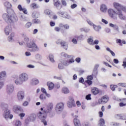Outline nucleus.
Listing matches in <instances>:
<instances>
[{"label": "nucleus", "instance_id": "nucleus-60", "mask_svg": "<svg viewBox=\"0 0 126 126\" xmlns=\"http://www.w3.org/2000/svg\"><path fill=\"white\" fill-rule=\"evenodd\" d=\"M87 79L88 80H92L93 79V76H92V75H90V76H88L87 77Z\"/></svg>", "mask_w": 126, "mask_h": 126}, {"label": "nucleus", "instance_id": "nucleus-29", "mask_svg": "<svg viewBox=\"0 0 126 126\" xmlns=\"http://www.w3.org/2000/svg\"><path fill=\"white\" fill-rule=\"evenodd\" d=\"M59 27L60 28H63V27L64 29H66V30L69 29V25L67 24L63 25V24H60L59 25Z\"/></svg>", "mask_w": 126, "mask_h": 126}, {"label": "nucleus", "instance_id": "nucleus-36", "mask_svg": "<svg viewBox=\"0 0 126 126\" xmlns=\"http://www.w3.org/2000/svg\"><path fill=\"white\" fill-rule=\"evenodd\" d=\"M31 26H32V23L29 22L25 24V28H26L27 29H28L30 28Z\"/></svg>", "mask_w": 126, "mask_h": 126}, {"label": "nucleus", "instance_id": "nucleus-11", "mask_svg": "<svg viewBox=\"0 0 126 126\" xmlns=\"http://www.w3.org/2000/svg\"><path fill=\"white\" fill-rule=\"evenodd\" d=\"M108 14L111 18H113V19L117 20L118 18L117 17V12H115V10H114L112 9H108Z\"/></svg>", "mask_w": 126, "mask_h": 126}, {"label": "nucleus", "instance_id": "nucleus-25", "mask_svg": "<svg viewBox=\"0 0 126 126\" xmlns=\"http://www.w3.org/2000/svg\"><path fill=\"white\" fill-rule=\"evenodd\" d=\"M75 38H76L77 40H79L80 41H83V40L85 39V36H84V35L83 34H81L79 36H75Z\"/></svg>", "mask_w": 126, "mask_h": 126}, {"label": "nucleus", "instance_id": "nucleus-3", "mask_svg": "<svg viewBox=\"0 0 126 126\" xmlns=\"http://www.w3.org/2000/svg\"><path fill=\"white\" fill-rule=\"evenodd\" d=\"M25 42H26L27 47H28V51L32 53H35L39 51V47L32 39H29L28 37H25Z\"/></svg>", "mask_w": 126, "mask_h": 126}, {"label": "nucleus", "instance_id": "nucleus-42", "mask_svg": "<svg viewBox=\"0 0 126 126\" xmlns=\"http://www.w3.org/2000/svg\"><path fill=\"white\" fill-rule=\"evenodd\" d=\"M61 56H62V57H64V58H70V57H71L70 56L68 55L67 54H66L64 52H62L61 53Z\"/></svg>", "mask_w": 126, "mask_h": 126}, {"label": "nucleus", "instance_id": "nucleus-47", "mask_svg": "<svg viewBox=\"0 0 126 126\" xmlns=\"http://www.w3.org/2000/svg\"><path fill=\"white\" fill-rule=\"evenodd\" d=\"M15 126H21V122L19 120H16L15 124Z\"/></svg>", "mask_w": 126, "mask_h": 126}, {"label": "nucleus", "instance_id": "nucleus-34", "mask_svg": "<svg viewBox=\"0 0 126 126\" xmlns=\"http://www.w3.org/2000/svg\"><path fill=\"white\" fill-rule=\"evenodd\" d=\"M94 41L93 40V39L92 38H88V43L89 44V45H91V46H94Z\"/></svg>", "mask_w": 126, "mask_h": 126}, {"label": "nucleus", "instance_id": "nucleus-49", "mask_svg": "<svg viewBox=\"0 0 126 126\" xmlns=\"http://www.w3.org/2000/svg\"><path fill=\"white\" fill-rule=\"evenodd\" d=\"M20 19L21 21H23V22L27 21V19L26 18V17L22 15L21 16Z\"/></svg>", "mask_w": 126, "mask_h": 126}, {"label": "nucleus", "instance_id": "nucleus-8", "mask_svg": "<svg viewBox=\"0 0 126 126\" xmlns=\"http://www.w3.org/2000/svg\"><path fill=\"white\" fill-rule=\"evenodd\" d=\"M13 111L16 114H18V113H22L24 112L23 108L19 105H14L13 106Z\"/></svg>", "mask_w": 126, "mask_h": 126}, {"label": "nucleus", "instance_id": "nucleus-57", "mask_svg": "<svg viewBox=\"0 0 126 126\" xmlns=\"http://www.w3.org/2000/svg\"><path fill=\"white\" fill-rule=\"evenodd\" d=\"M87 21L88 24H89V25H91V26H94V24H93V23H92V22H91V21H90V20L87 19Z\"/></svg>", "mask_w": 126, "mask_h": 126}, {"label": "nucleus", "instance_id": "nucleus-15", "mask_svg": "<svg viewBox=\"0 0 126 126\" xmlns=\"http://www.w3.org/2000/svg\"><path fill=\"white\" fill-rule=\"evenodd\" d=\"M116 14L117 15H118V17L119 19H121V20H126V17L125 16V15L123 14V12H122V10H118V11H116Z\"/></svg>", "mask_w": 126, "mask_h": 126}, {"label": "nucleus", "instance_id": "nucleus-24", "mask_svg": "<svg viewBox=\"0 0 126 126\" xmlns=\"http://www.w3.org/2000/svg\"><path fill=\"white\" fill-rule=\"evenodd\" d=\"M74 124L75 126H81V124L80 123V121L77 118H75L74 119Z\"/></svg>", "mask_w": 126, "mask_h": 126}, {"label": "nucleus", "instance_id": "nucleus-13", "mask_svg": "<svg viewBox=\"0 0 126 126\" xmlns=\"http://www.w3.org/2000/svg\"><path fill=\"white\" fill-rule=\"evenodd\" d=\"M25 97V93L24 91H20L17 93V98L19 101H22Z\"/></svg>", "mask_w": 126, "mask_h": 126}, {"label": "nucleus", "instance_id": "nucleus-7", "mask_svg": "<svg viewBox=\"0 0 126 126\" xmlns=\"http://www.w3.org/2000/svg\"><path fill=\"white\" fill-rule=\"evenodd\" d=\"M108 101H109V96H108V95H104L98 99V103L101 105L106 104V103L108 102Z\"/></svg>", "mask_w": 126, "mask_h": 126}, {"label": "nucleus", "instance_id": "nucleus-19", "mask_svg": "<svg viewBox=\"0 0 126 126\" xmlns=\"http://www.w3.org/2000/svg\"><path fill=\"white\" fill-rule=\"evenodd\" d=\"M54 5L57 8V9H61L62 6H61V2L59 0H53Z\"/></svg>", "mask_w": 126, "mask_h": 126}, {"label": "nucleus", "instance_id": "nucleus-30", "mask_svg": "<svg viewBox=\"0 0 126 126\" xmlns=\"http://www.w3.org/2000/svg\"><path fill=\"white\" fill-rule=\"evenodd\" d=\"M4 5L5 7H6L7 10V9H10V7H11V4L9 2H5L4 3Z\"/></svg>", "mask_w": 126, "mask_h": 126}, {"label": "nucleus", "instance_id": "nucleus-20", "mask_svg": "<svg viewBox=\"0 0 126 126\" xmlns=\"http://www.w3.org/2000/svg\"><path fill=\"white\" fill-rule=\"evenodd\" d=\"M31 84L33 86L38 85L39 84V80L36 78H32L31 81Z\"/></svg>", "mask_w": 126, "mask_h": 126}, {"label": "nucleus", "instance_id": "nucleus-53", "mask_svg": "<svg viewBox=\"0 0 126 126\" xmlns=\"http://www.w3.org/2000/svg\"><path fill=\"white\" fill-rule=\"evenodd\" d=\"M45 14H46L47 15H50V14L51 13V11L49 9H46L44 11Z\"/></svg>", "mask_w": 126, "mask_h": 126}, {"label": "nucleus", "instance_id": "nucleus-26", "mask_svg": "<svg viewBox=\"0 0 126 126\" xmlns=\"http://www.w3.org/2000/svg\"><path fill=\"white\" fill-rule=\"evenodd\" d=\"M47 84V86L48 87L49 90H52V89H54V86H55L54 83L52 82H48Z\"/></svg>", "mask_w": 126, "mask_h": 126}, {"label": "nucleus", "instance_id": "nucleus-2", "mask_svg": "<svg viewBox=\"0 0 126 126\" xmlns=\"http://www.w3.org/2000/svg\"><path fill=\"white\" fill-rule=\"evenodd\" d=\"M2 18L6 23H14L18 21L17 16L11 9L7 10V13H4L2 15Z\"/></svg>", "mask_w": 126, "mask_h": 126}, {"label": "nucleus", "instance_id": "nucleus-23", "mask_svg": "<svg viewBox=\"0 0 126 126\" xmlns=\"http://www.w3.org/2000/svg\"><path fill=\"white\" fill-rule=\"evenodd\" d=\"M107 9L108 8L107 7V6L105 5V4H102L100 6V10L102 11V12H106Z\"/></svg>", "mask_w": 126, "mask_h": 126}, {"label": "nucleus", "instance_id": "nucleus-16", "mask_svg": "<svg viewBox=\"0 0 126 126\" xmlns=\"http://www.w3.org/2000/svg\"><path fill=\"white\" fill-rule=\"evenodd\" d=\"M62 63L63 65H65V66H67V65H69L70 63H74V59H73V58H72L69 60H64Z\"/></svg>", "mask_w": 126, "mask_h": 126}, {"label": "nucleus", "instance_id": "nucleus-43", "mask_svg": "<svg viewBox=\"0 0 126 126\" xmlns=\"http://www.w3.org/2000/svg\"><path fill=\"white\" fill-rule=\"evenodd\" d=\"M49 60L51 63H55V60H54V56L52 54L49 55Z\"/></svg>", "mask_w": 126, "mask_h": 126}, {"label": "nucleus", "instance_id": "nucleus-64", "mask_svg": "<svg viewBox=\"0 0 126 126\" xmlns=\"http://www.w3.org/2000/svg\"><path fill=\"white\" fill-rule=\"evenodd\" d=\"M110 125H111V126H119V124H118L117 123H114V122L111 123Z\"/></svg>", "mask_w": 126, "mask_h": 126}, {"label": "nucleus", "instance_id": "nucleus-10", "mask_svg": "<svg viewBox=\"0 0 126 126\" xmlns=\"http://www.w3.org/2000/svg\"><path fill=\"white\" fill-rule=\"evenodd\" d=\"M110 27L113 28L114 30H115V32L113 33L114 35H116L117 34L120 33V28H119V26L117 24H113L112 23H110L109 24Z\"/></svg>", "mask_w": 126, "mask_h": 126}, {"label": "nucleus", "instance_id": "nucleus-1", "mask_svg": "<svg viewBox=\"0 0 126 126\" xmlns=\"http://www.w3.org/2000/svg\"><path fill=\"white\" fill-rule=\"evenodd\" d=\"M53 103H49L46 108L41 107L40 108V110L41 112H39L37 114V117L39 120H41V123H43L44 126H47L48 123H47V121H46V119L47 118V115L48 114H50L51 112H52V110H53Z\"/></svg>", "mask_w": 126, "mask_h": 126}, {"label": "nucleus", "instance_id": "nucleus-28", "mask_svg": "<svg viewBox=\"0 0 126 126\" xmlns=\"http://www.w3.org/2000/svg\"><path fill=\"white\" fill-rule=\"evenodd\" d=\"M92 92L94 95H97L99 93V90L97 88H94L92 89Z\"/></svg>", "mask_w": 126, "mask_h": 126}, {"label": "nucleus", "instance_id": "nucleus-9", "mask_svg": "<svg viewBox=\"0 0 126 126\" xmlns=\"http://www.w3.org/2000/svg\"><path fill=\"white\" fill-rule=\"evenodd\" d=\"M13 78L14 79V82L16 85H22L23 84V81H22L20 78V77L19 76V77L17 75L13 76Z\"/></svg>", "mask_w": 126, "mask_h": 126}, {"label": "nucleus", "instance_id": "nucleus-45", "mask_svg": "<svg viewBox=\"0 0 126 126\" xmlns=\"http://www.w3.org/2000/svg\"><path fill=\"white\" fill-rule=\"evenodd\" d=\"M40 100H46V95L44 94H41L39 96Z\"/></svg>", "mask_w": 126, "mask_h": 126}, {"label": "nucleus", "instance_id": "nucleus-5", "mask_svg": "<svg viewBox=\"0 0 126 126\" xmlns=\"http://www.w3.org/2000/svg\"><path fill=\"white\" fill-rule=\"evenodd\" d=\"M56 44L59 45V44L61 45V47L65 50H67V48H68V44L66 41L64 40H63L62 39H58L56 42Z\"/></svg>", "mask_w": 126, "mask_h": 126}, {"label": "nucleus", "instance_id": "nucleus-56", "mask_svg": "<svg viewBox=\"0 0 126 126\" xmlns=\"http://www.w3.org/2000/svg\"><path fill=\"white\" fill-rule=\"evenodd\" d=\"M86 83H87V84H88V85H91V84H92L93 82L91 80H88L85 81Z\"/></svg>", "mask_w": 126, "mask_h": 126}, {"label": "nucleus", "instance_id": "nucleus-46", "mask_svg": "<svg viewBox=\"0 0 126 126\" xmlns=\"http://www.w3.org/2000/svg\"><path fill=\"white\" fill-rule=\"evenodd\" d=\"M117 87H118L117 85H110V88L112 91H115Z\"/></svg>", "mask_w": 126, "mask_h": 126}, {"label": "nucleus", "instance_id": "nucleus-37", "mask_svg": "<svg viewBox=\"0 0 126 126\" xmlns=\"http://www.w3.org/2000/svg\"><path fill=\"white\" fill-rule=\"evenodd\" d=\"M98 67H99V64H96L95 65L94 69V74H97V70Z\"/></svg>", "mask_w": 126, "mask_h": 126}, {"label": "nucleus", "instance_id": "nucleus-35", "mask_svg": "<svg viewBox=\"0 0 126 126\" xmlns=\"http://www.w3.org/2000/svg\"><path fill=\"white\" fill-rule=\"evenodd\" d=\"M5 75H6V72L5 71L1 72L0 73V79L3 78V77H5Z\"/></svg>", "mask_w": 126, "mask_h": 126}, {"label": "nucleus", "instance_id": "nucleus-39", "mask_svg": "<svg viewBox=\"0 0 126 126\" xmlns=\"http://www.w3.org/2000/svg\"><path fill=\"white\" fill-rule=\"evenodd\" d=\"M105 125V120H104V119H100V120H99V123L98 124V126H103Z\"/></svg>", "mask_w": 126, "mask_h": 126}, {"label": "nucleus", "instance_id": "nucleus-40", "mask_svg": "<svg viewBox=\"0 0 126 126\" xmlns=\"http://www.w3.org/2000/svg\"><path fill=\"white\" fill-rule=\"evenodd\" d=\"M35 58L36 60H37L38 61H41L42 60V56L39 54H37L35 56Z\"/></svg>", "mask_w": 126, "mask_h": 126}, {"label": "nucleus", "instance_id": "nucleus-50", "mask_svg": "<svg viewBox=\"0 0 126 126\" xmlns=\"http://www.w3.org/2000/svg\"><path fill=\"white\" fill-rule=\"evenodd\" d=\"M122 40L120 39H117L116 40V43L117 44H119L120 46H123V43H122Z\"/></svg>", "mask_w": 126, "mask_h": 126}, {"label": "nucleus", "instance_id": "nucleus-27", "mask_svg": "<svg viewBox=\"0 0 126 126\" xmlns=\"http://www.w3.org/2000/svg\"><path fill=\"white\" fill-rule=\"evenodd\" d=\"M40 16V13L37 11H34L32 14V17L33 18H38Z\"/></svg>", "mask_w": 126, "mask_h": 126}, {"label": "nucleus", "instance_id": "nucleus-31", "mask_svg": "<svg viewBox=\"0 0 126 126\" xmlns=\"http://www.w3.org/2000/svg\"><path fill=\"white\" fill-rule=\"evenodd\" d=\"M94 29L95 31H96L97 32H99L100 30H101V26H96L95 25H94Z\"/></svg>", "mask_w": 126, "mask_h": 126}, {"label": "nucleus", "instance_id": "nucleus-4", "mask_svg": "<svg viewBox=\"0 0 126 126\" xmlns=\"http://www.w3.org/2000/svg\"><path fill=\"white\" fill-rule=\"evenodd\" d=\"M64 108V103L63 102L58 103L55 106V111L57 114H61L63 111Z\"/></svg>", "mask_w": 126, "mask_h": 126}, {"label": "nucleus", "instance_id": "nucleus-58", "mask_svg": "<svg viewBox=\"0 0 126 126\" xmlns=\"http://www.w3.org/2000/svg\"><path fill=\"white\" fill-rule=\"evenodd\" d=\"M121 120H126V114H121Z\"/></svg>", "mask_w": 126, "mask_h": 126}, {"label": "nucleus", "instance_id": "nucleus-63", "mask_svg": "<svg viewBox=\"0 0 126 126\" xmlns=\"http://www.w3.org/2000/svg\"><path fill=\"white\" fill-rule=\"evenodd\" d=\"M121 9L123 10V11H124V12H126V7L122 6Z\"/></svg>", "mask_w": 126, "mask_h": 126}, {"label": "nucleus", "instance_id": "nucleus-22", "mask_svg": "<svg viewBox=\"0 0 126 126\" xmlns=\"http://www.w3.org/2000/svg\"><path fill=\"white\" fill-rule=\"evenodd\" d=\"M11 31V27L10 26H6L5 28L4 32L6 35H9V33Z\"/></svg>", "mask_w": 126, "mask_h": 126}, {"label": "nucleus", "instance_id": "nucleus-32", "mask_svg": "<svg viewBox=\"0 0 126 126\" xmlns=\"http://www.w3.org/2000/svg\"><path fill=\"white\" fill-rule=\"evenodd\" d=\"M62 92L64 94H67L69 92V90L66 87H63L62 88Z\"/></svg>", "mask_w": 126, "mask_h": 126}, {"label": "nucleus", "instance_id": "nucleus-33", "mask_svg": "<svg viewBox=\"0 0 126 126\" xmlns=\"http://www.w3.org/2000/svg\"><path fill=\"white\" fill-rule=\"evenodd\" d=\"M14 37V32H12L10 36L8 37V40L9 42H11L13 39V37Z\"/></svg>", "mask_w": 126, "mask_h": 126}, {"label": "nucleus", "instance_id": "nucleus-55", "mask_svg": "<svg viewBox=\"0 0 126 126\" xmlns=\"http://www.w3.org/2000/svg\"><path fill=\"white\" fill-rule=\"evenodd\" d=\"M86 100H91V94H89L86 96Z\"/></svg>", "mask_w": 126, "mask_h": 126}, {"label": "nucleus", "instance_id": "nucleus-38", "mask_svg": "<svg viewBox=\"0 0 126 126\" xmlns=\"http://www.w3.org/2000/svg\"><path fill=\"white\" fill-rule=\"evenodd\" d=\"M81 31L82 32L84 31V32H85V33H88L89 31H90V29L86 28H83L80 29Z\"/></svg>", "mask_w": 126, "mask_h": 126}, {"label": "nucleus", "instance_id": "nucleus-62", "mask_svg": "<svg viewBox=\"0 0 126 126\" xmlns=\"http://www.w3.org/2000/svg\"><path fill=\"white\" fill-rule=\"evenodd\" d=\"M72 42L75 45H76V44H77V40L75 39V38H73L72 39Z\"/></svg>", "mask_w": 126, "mask_h": 126}, {"label": "nucleus", "instance_id": "nucleus-41", "mask_svg": "<svg viewBox=\"0 0 126 126\" xmlns=\"http://www.w3.org/2000/svg\"><path fill=\"white\" fill-rule=\"evenodd\" d=\"M32 22L35 24H40V23H41V21L38 19H35L32 20Z\"/></svg>", "mask_w": 126, "mask_h": 126}, {"label": "nucleus", "instance_id": "nucleus-21", "mask_svg": "<svg viewBox=\"0 0 126 126\" xmlns=\"http://www.w3.org/2000/svg\"><path fill=\"white\" fill-rule=\"evenodd\" d=\"M113 5H114L115 8L117 9V11H119V10H120V9H121V8H122V6H123L118 2H114L113 3Z\"/></svg>", "mask_w": 126, "mask_h": 126}, {"label": "nucleus", "instance_id": "nucleus-6", "mask_svg": "<svg viewBox=\"0 0 126 126\" xmlns=\"http://www.w3.org/2000/svg\"><path fill=\"white\" fill-rule=\"evenodd\" d=\"M3 117L6 120H8V119L11 120L13 118V115L10 114V110L6 109L4 112Z\"/></svg>", "mask_w": 126, "mask_h": 126}, {"label": "nucleus", "instance_id": "nucleus-61", "mask_svg": "<svg viewBox=\"0 0 126 126\" xmlns=\"http://www.w3.org/2000/svg\"><path fill=\"white\" fill-rule=\"evenodd\" d=\"M70 7L72 8V9H74V8H75V7H77V4H73L71 5Z\"/></svg>", "mask_w": 126, "mask_h": 126}, {"label": "nucleus", "instance_id": "nucleus-14", "mask_svg": "<svg viewBox=\"0 0 126 126\" xmlns=\"http://www.w3.org/2000/svg\"><path fill=\"white\" fill-rule=\"evenodd\" d=\"M20 78H21V79L24 82H26L29 79V76H28V74L26 73H22L21 74L19 75Z\"/></svg>", "mask_w": 126, "mask_h": 126}, {"label": "nucleus", "instance_id": "nucleus-52", "mask_svg": "<svg viewBox=\"0 0 126 126\" xmlns=\"http://www.w3.org/2000/svg\"><path fill=\"white\" fill-rule=\"evenodd\" d=\"M121 116L122 114H116L115 115V117L116 118V119H117V120H121Z\"/></svg>", "mask_w": 126, "mask_h": 126}, {"label": "nucleus", "instance_id": "nucleus-44", "mask_svg": "<svg viewBox=\"0 0 126 126\" xmlns=\"http://www.w3.org/2000/svg\"><path fill=\"white\" fill-rule=\"evenodd\" d=\"M73 104H74V103L71 102L70 101H68L67 103V105L68 108H72V106H73Z\"/></svg>", "mask_w": 126, "mask_h": 126}, {"label": "nucleus", "instance_id": "nucleus-17", "mask_svg": "<svg viewBox=\"0 0 126 126\" xmlns=\"http://www.w3.org/2000/svg\"><path fill=\"white\" fill-rule=\"evenodd\" d=\"M58 14H60L63 18H65L66 19H70V16H69L66 12L60 11L58 12Z\"/></svg>", "mask_w": 126, "mask_h": 126}, {"label": "nucleus", "instance_id": "nucleus-54", "mask_svg": "<svg viewBox=\"0 0 126 126\" xmlns=\"http://www.w3.org/2000/svg\"><path fill=\"white\" fill-rule=\"evenodd\" d=\"M119 86H122V87H126V83H120L118 84Z\"/></svg>", "mask_w": 126, "mask_h": 126}, {"label": "nucleus", "instance_id": "nucleus-51", "mask_svg": "<svg viewBox=\"0 0 126 126\" xmlns=\"http://www.w3.org/2000/svg\"><path fill=\"white\" fill-rule=\"evenodd\" d=\"M31 7H32L33 9L35 8H38V7L37 6V4L36 3H33L31 5Z\"/></svg>", "mask_w": 126, "mask_h": 126}, {"label": "nucleus", "instance_id": "nucleus-18", "mask_svg": "<svg viewBox=\"0 0 126 126\" xmlns=\"http://www.w3.org/2000/svg\"><path fill=\"white\" fill-rule=\"evenodd\" d=\"M36 114L35 113H32L28 117L29 122H35L36 121Z\"/></svg>", "mask_w": 126, "mask_h": 126}, {"label": "nucleus", "instance_id": "nucleus-59", "mask_svg": "<svg viewBox=\"0 0 126 126\" xmlns=\"http://www.w3.org/2000/svg\"><path fill=\"white\" fill-rule=\"evenodd\" d=\"M62 3L64 6H66V1L65 0H61Z\"/></svg>", "mask_w": 126, "mask_h": 126}, {"label": "nucleus", "instance_id": "nucleus-48", "mask_svg": "<svg viewBox=\"0 0 126 126\" xmlns=\"http://www.w3.org/2000/svg\"><path fill=\"white\" fill-rule=\"evenodd\" d=\"M58 68L59 69H63V68H64V66H63V63H60L58 64Z\"/></svg>", "mask_w": 126, "mask_h": 126}, {"label": "nucleus", "instance_id": "nucleus-12", "mask_svg": "<svg viewBox=\"0 0 126 126\" xmlns=\"http://www.w3.org/2000/svg\"><path fill=\"white\" fill-rule=\"evenodd\" d=\"M14 91V86L13 84H10L7 85L6 92L8 94H12Z\"/></svg>", "mask_w": 126, "mask_h": 126}]
</instances>
